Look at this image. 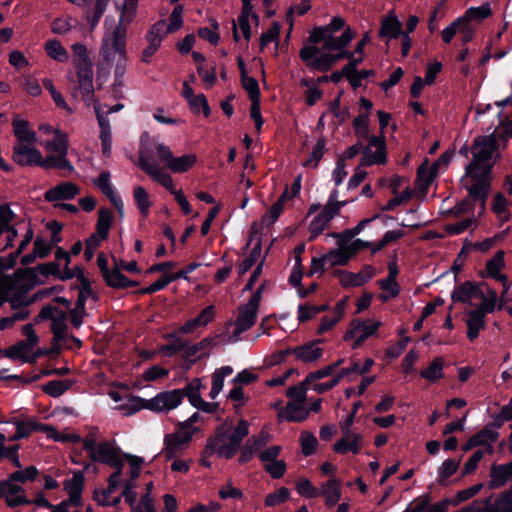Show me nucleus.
Returning a JSON list of instances; mask_svg holds the SVG:
<instances>
[{"instance_id": "nucleus-27", "label": "nucleus", "mask_w": 512, "mask_h": 512, "mask_svg": "<svg viewBox=\"0 0 512 512\" xmlns=\"http://www.w3.org/2000/svg\"><path fill=\"white\" fill-rule=\"evenodd\" d=\"M374 275L375 270L371 266L363 267V269L358 273H352L348 271H340L338 273L340 283L346 287L362 286L371 280Z\"/></svg>"}, {"instance_id": "nucleus-52", "label": "nucleus", "mask_w": 512, "mask_h": 512, "mask_svg": "<svg viewBox=\"0 0 512 512\" xmlns=\"http://www.w3.org/2000/svg\"><path fill=\"white\" fill-rule=\"evenodd\" d=\"M167 23L164 20L156 22L147 34V41L161 45L162 40L168 35Z\"/></svg>"}, {"instance_id": "nucleus-38", "label": "nucleus", "mask_w": 512, "mask_h": 512, "mask_svg": "<svg viewBox=\"0 0 512 512\" xmlns=\"http://www.w3.org/2000/svg\"><path fill=\"white\" fill-rule=\"evenodd\" d=\"M133 198L141 215L144 217L148 216L152 201L147 190L140 185L135 186L133 188Z\"/></svg>"}, {"instance_id": "nucleus-45", "label": "nucleus", "mask_w": 512, "mask_h": 512, "mask_svg": "<svg viewBox=\"0 0 512 512\" xmlns=\"http://www.w3.org/2000/svg\"><path fill=\"white\" fill-rule=\"evenodd\" d=\"M346 205V201L338 200V190L334 189L329 198L321 210V213L324 214L328 219L332 220L337 214H339L341 208Z\"/></svg>"}, {"instance_id": "nucleus-36", "label": "nucleus", "mask_w": 512, "mask_h": 512, "mask_svg": "<svg viewBox=\"0 0 512 512\" xmlns=\"http://www.w3.org/2000/svg\"><path fill=\"white\" fill-rule=\"evenodd\" d=\"M289 198L287 188L282 193L280 198L268 209V211L263 215L261 219V223L263 226H270L277 221L279 216L281 215L284 207V203Z\"/></svg>"}, {"instance_id": "nucleus-61", "label": "nucleus", "mask_w": 512, "mask_h": 512, "mask_svg": "<svg viewBox=\"0 0 512 512\" xmlns=\"http://www.w3.org/2000/svg\"><path fill=\"white\" fill-rule=\"evenodd\" d=\"M228 400L233 402V408L236 413L248 402L249 396L246 395L240 386H235L227 395Z\"/></svg>"}, {"instance_id": "nucleus-10", "label": "nucleus", "mask_w": 512, "mask_h": 512, "mask_svg": "<svg viewBox=\"0 0 512 512\" xmlns=\"http://www.w3.org/2000/svg\"><path fill=\"white\" fill-rule=\"evenodd\" d=\"M23 334L26 339L7 348L3 355L12 360H20L23 363L34 362L41 353H34V348L39 342L32 325L23 326Z\"/></svg>"}, {"instance_id": "nucleus-37", "label": "nucleus", "mask_w": 512, "mask_h": 512, "mask_svg": "<svg viewBox=\"0 0 512 512\" xmlns=\"http://www.w3.org/2000/svg\"><path fill=\"white\" fill-rule=\"evenodd\" d=\"M39 431L44 432L49 439H53L57 442H79L80 436L67 431L59 432L52 425L40 424Z\"/></svg>"}, {"instance_id": "nucleus-58", "label": "nucleus", "mask_w": 512, "mask_h": 512, "mask_svg": "<svg viewBox=\"0 0 512 512\" xmlns=\"http://www.w3.org/2000/svg\"><path fill=\"white\" fill-rule=\"evenodd\" d=\"M72 385V381L70 380H55L48 382L43 390L45 393L52 397H59L65 391H67Z\"/></svg>"}, {"instance_id": "nucleus-60", "label": "nucleus", "mask_w": 512, "mask_h": 512, "mask_svg": "<svg viewBox=\"0 0 512 512\" xmlns=\"http://www.w3.org/2000/svg\"><path fill=\"white\" fill-rule=\"evenodd\" d=\"M301 85L307 88L305 92L307 105H314L322 97V91L316 86L314 80L302 79Z\"/></svg>"}, {"instance_id": "nucleus-47", "label": "nucleus", "mask_w": 512, "mask_h": 512, "mask_svg": "<svg viewBox=\"0 0 512 512\" xmlns=\"http://www.w3.org/2000/svg\"><path fill=\"white\" fill-rule=\"evenodd\" d=\"M103 277L106 283L114 288H126L134 285L132 281L120 272V267L118 266L109 270Z\"/></svg>"}, {"instance_id": "nucleus-57", "label": "nucleus", "mask_w": 512, "mask_h": 512, "mask_svg": "<svg viewBox=\"0 0 512 512\" xmlns=\"http://www.w3.org/2000/svg\"><path fill=\"white\" fill-rule=\"evenodd\" d=\"M330 219H328L324 214L321 212L316 215L309 225V231H310V240L315 239L318 237L329 225Z\"/></svg>"}, {"instance_id": "nucleus-35", "label": "nucleus", "mask_w": 512, "mask_h": 512, "mask_svg": "<svg viewBox=\"0 0 512 512\" xmlns=\"http://www.w3.org/2000/svg\"><path fill=\"white\" fill-rule=\"evenodd\" d=\"M9 423H13L16 426V434L9 438L10 441L25 438L32 432L39 431L40 425V423L32 418H27L21 421L13 419L9 421Z\"/></svg>"}, {"instance_id": "nucleus-64", "label": "nucleus", "mask_w": 512, "mask_h": 512, "mask_svg": "<svg viewBox=\"0 0 512 512\" xmlns=\"http://www.w3.org/2000/svg\"><path fill=\"white\" fill-rule=\"evenodd\" d=\"M187 102L193 113L198 114L202 110L206 117L210 115V107L204 94L195 95Z\"/></svg>"}, {"instance_id": "nucleus-42", "label": "nucleus", "mask_w": 512, "mask_h": 512, "mask_svg": "<svg viewBox=\"0 0 512 512\" xmlns=\"http://www.w3.org/2000/svg\"><path fill=\"white\" fill-rule=\"evenodd\" d=\"M44 48L47 55L55 61L67 62L69 59L68 51L57 39L48 40Z\"/></svg>"}, {"instance_id": "nucleus-44", "label": "nucleus", "mask_w": 512, "mask_h": 512, "mask_svg": "<svg viewBox=\"0 0 512 512\" xmlns=\"http://www.w3.org/2000/svg\"><path fill=\"white\" fill-rule=\"evenodd\" d=\"M486 291L481 289L480 295L477 299H481V304L475 310L477 312H482L485 316L487 313H492L495 310L496 302H497V294L494 290L489 288H485Z\"/></svg>"}, {"instance_id": "nucleus-59", "label": "nucleus", "mask_w": 512, "mask_h": 512, "mask_svg": "<svg viewBox=\"0 0 512 512\" xmlns=\"http://www.w3.org/2000/svg\"><path fill=\"white\" fill-rule=\"evenodd\" d=\"M93 182L108 199L116 195L114 187L110 182V173L108 171L101 172Z\"/></svg>"}, {"instance_id": "nucleus-1", "label": "nucleus", "mask_w": 512, "mask_h": 512, "mask_svg": "<svg viewBox=\"0 0 512 512\" xmlns=\"http://www.w3.org/2000/svg\"><path fill=\"white\" fill-rule=\"evenodd\" d=\"M476 120L483 130H492V133L474 139L472 161L466 166L461 181L469 196L479 201L480 208L483 209L490 187V173L498 156L499 141L512 137V121L502 120L500 112L493 111L490 104L477 110Z\"/></svg>"}, {"instance_id": "nucleus-21", "label": "nucleus", "mask_w": 512, "mask_h": 512, "mask_svg": "<svg viewBox=\"0 0 512 512\" xmlns=\"http://www.w3.org/2000/svg\"><path fill=\"white\" fill-rule=\"evenodd\" d=\"M341 433L342 437L334 444L333 450L338 454H358L364 444L363 435L347 429L341 430Z\"/></svg>"}, {"instance_id": "nucleus-40", "label": "nucleus", "mask_w": 512, "mask_h": 512, "mask_svg": "<svg viewBox=\"0 0 512 512\" xmlns=\"http://www.w3.org/2000/svg\"><path fill=\"white\" fill-rule=\"evenodd\" d=\"M73 53V64L77 71L81 68H92L88 49L81 43H75L71 47Z\"/></svg>"}, {"instance_id": "nucleus-46", "label": "nucleus", "mask_w": 512, "mask_h": 512, "mask_svg": "<svg viewBox=\"0 0 512 512\" xmlns=\"http://www.w3.org/2000/svg\"><path fill=\"white\" fill-rule=\"evenodd\" d=\"M436 175H437V172L432 167H428L427 162L422 164L418 168V174H417L418 188L422 192L425 193L427 191L428 187L434 181Z\"/></svg>"}, {"instance_id": "nucleus-63", "label": "nucleus", "mask_w": 512, "mask_h": 512, "mask_svg": "<svg viewBox=\"0 0 512 512\" xmlns=\"http://www.w3.org/2000/svg\"><path fill=\"white\" fill-rule=\"evenodd\" d=\"M443 361L436 358L429 367L421 372V376L428 381L435 382L443 376Z\"/></svg>"}, {"instance_id": "nucleus-6", "label": "nucleus", "mask_w": 512, "mask_h": 512, "mask_svg": "<svg viewBox=\"0 0 512 512\" xmlns=\"http://www.w3.org/2000/svg\"><path fill=\"white\" fill-rule=\"evenodd\" d=\"M138 166L153 180L161 184L174 196L177 190L174 185L173 178L153 157V149L150 147V136L147 132L143 133L140 138Z\"/></svg>"}, {"instance_id": "nucleus-22", "label": "nucleus", "mask_w": 512, "mask_h": 512, "mask_svg": "<svg viewBox=\"0 0 512 512\" xmlns=\"http://www.w3.org/2000/svg\"><path fill=\"white\" fill-rule=\"evenodd\" d=\"M16 214L12 211L8 204L0 205V236L7 234L6 248L13 246L14 239L18 236L15 227Z\"/></svg>"}, {"instance_id": "nucleus-25", "label": "nucleus", "mask_w": 512, "mask_h": 512, "mask_svg": "<svg viewBox=\"0 0 512 512\" xmlns=\"http://www.w3.org/2000/svg\"><path fill=\"white\" fill-rule=\"evenodd\" d=\"M388 269V276L378 281L380 288L383 290V293L379 295V299L383 302L397 297L400 293V286L396 281L398 267L395 263H389Z\"/></svg>"}, {"instance_id": "nucleus-13", "label": "nucleus", "mask_w": 512, "mask_h": 512, "mask_svg": "<svg viewBox=\"0 0 512 512\" xmlns=\"http://www.w3.org/2000/svg\"><path fill=\"white\" fill-rule=\"evenodd\" d=\"M83 447L87 450L94 461L105 463L112 467L123 465L122 456L119 449L111 442H96L91 438L83 441Z\"/></svg>"}, {"instance_id": "nucleus-32", "label": "nucleus", "mask_w": 512, "mask_h": 512, "mask_svg": "<svg viewBox=\"0 0 512 512\" xmlns=\"http://www.w3.org/2000/svg\"><path fill=\"white\" fill-rule=\"evenodd\" d=\"M319 494L323 495L328 506H334L341 498V481L336 478L329 479L321 485Z\"/></svg>"}, {"instance_id": "nucleus-19", "label": "nucleus", "mask_w": 512, "mask_h": 512, "mask_svg": "<svg viewBox=\"0 0 512 512\" xmlns=\"http://www.w3.org/2000/svg\"><path fill=\"white\" fill-rule=\"evenodd\" d=\"M63 279H71L76 277L80 282L79 294L76 304L85 307L86 302L96 303L97 296L93 293L90 287V282L84 274L83 269L80 266L73 268H67L64 270V274L61 276Z\"/></svg>"}, {"instance_id": "nucleus-30", "label": "nucleus", "mask_w": 512, "mask_h": 512, "mask_svg": "<svg viewBox=\"0 0 512 512\" xmlns=\"http://www.w3.org/2000/svg\"><path fill=\"white\" fill-rule=\"evenodd\" d=\"M291 354L303 363L310 364L317 362L323 354L318 342H309L291 350Z\"/></svg>"}, {"instance_id": "nucleus-11", "label": "nucleus", "mask_w": 512, "mask_h": 512, "mask_svg": "<svg viewBox=\"0 0 512 512\" xmlns=\"http://www.w3.org/2000/svg\"><path fill=\"white\" fill-rule=\"evenodd\" d=\"M261 292L262 288L259 287L248 302L239 307L238 316L234 323L235 329L231 335L233 342L238 341L240 335L255 324L261 300Z\"/></svg>"}, {"instance_id": "nucleus-4", "label": "nucleus", "mask_w": 512, "mask_h": 512, "mask_svg": "<svg viewBox=\"0 0 512 512\" xmlns=\"http://www.w3.org/2000/svg\"><path fill=\"white\" fill-rule=\"evenodd\" d=\"M119 22L113 27L106 28L101 47L100 56L108 65L115 67V75L122 76L126 68V25Z\"/></svg>"}, {"instance_id": "nucleus-8", "label": "nucleus", "mask_w": 512, "mask_h": 512, "mask_svg": "<svg viewBox=\"0 0 512 512\" xmlns=\"http://www.w3.org/2000/svg\"><path fill=\"white\" fill-rule=\"evenodd\" d=\"M150 147L153 149V157L157 156L172 173H185L197 163L195 153L174 156L171 148L163 142L150 140Z\"/></svg>"}, {"instance_id": "nucleus-53", "label": "nucleus", "mask_w": 512, "mask_h": 512, "mask_svg": "<svg viewBox=\"0 0 512 512\" xmlns=\"http://www.w3.org/2000/svg\"><path fill=\"white\" fill-rule=\"evenodd\" d=\"M12 287V280L3 278L0 279V305L5 301L9 300L11 306L13 309L22 306V304L25 302L21 297L19 298H8L9 297V291Z\"/></svg>"}, {"instance_id": "nucleus-49", "label": "nucleus", "mask_w": 512, "mask_h": 512, "mask_svg": "<svg viewBox=\"0 0 512 512\" xmlns=\"http://www.w3.org/2000/svg\"><path fill=\"white\" fill-rule=\"evenodd\" d=\"M112 213L107 209H100L98 212V221L96 226V233L100 239H105L109 233L112 223Z\"/></svg>"}, {"instance_id": "nucleus-12", "label": "nucleus", "mask_w": 512, "mask_h": 512, "mask_svg": "<svg viewBox=\"0 0 512 512\" xmlns=\"http://www.w3.org/2000/svg\"><path fill=\"white\" fill-rule=\"evenodd\" d=\"M83 486V473L81 471L74 472L72 477L64 482V490L68 494V499L53 507L51 512H80Z\"/></svg>"}, {"instance_id": "nucleus-16", "label": "nucleus", "mask_w": 512, "mask_h": 512, "mask_svg": "<svg viewBox=\"0 0 512 512\" xmlns=\"http://www.w3.org/2000/svg\"><path fill=\"white\" fill-rule=\"evenodd\" d=\"M35 143H15L13 147V160L20 166H40L48 168V160L42 156L39 149L34 146Z\"/></svg>"}, {"instance_id": "nucleus-15", "label": "nucleus", "mask_w": 512, "mask_h": 512, "mask_svg": "<svg viewBox=\"0 0 512 512\" xmlns=\"http://www.w3.org/2000/svg\"><path fill=\"white\" fill-rule=\"evenodd\" d=\"M193 436L190 431L176 426V429L166 434L163 439V448L161 453L166 459H172L180 456L190 446Z\"/></svg>"}, {"instance_id": "nucleus-2", "label": "nucleus", "mask_w": 512, "mask_h": 512, "mask_svg": "<svg viewBox=\"0 0 512 512\" xmlns=\"http://www.w3.org/2000/svg\"><path fill=\"white\" fill-rule=\"evenodd\" d=\"M345 26L341 17H334L329 24L315 28L310 34L311 44L304 46L300 51V58L306 65L314 70L327 71L330 67L346 56L344 47L353 39L354 33L346 27L341 35L337 36Z\"/></svg>"}, {"instance_id": "nucleus-20", "label": "nucleus", "mask_w": 512, "mask_h": 512, "mask_svg": "<svg viewBox=\"0 0 512 512\" xmlns=\"http://www.w3.org/2000/svg\"><path fill=\"white\" fill-rule=\"evenodd\" d=\"M386 162V151L383 136H371L368 146L363 150L361 165L370 166L384 164Z\"/></svg>"}, {"instance_id": "nucleus-29", "label": "nucleus", "mask_w": 512, "mask_h": 512, "mask_svg": "<svg viewBox=\"0 0 512 512\" xmlns=\"http://www.w3.org/2000/svg\"><path fill=\"white\" fill-rule=\"evenodd\" d=\"M78 76V91L80 92L83 100L90 104L97 102L93 99L94 85H93V70L92 68H81L77 71Z\"/></svg>"}, {"instance_id": "nucleus-14", "label": "nucleus", "mask_w": 512, "mask_h": 512, "mask_svg": "<svg viewBox=\"0 0 512 512\" xmlns=\"http://www.w3.org/2000/svg\"><path fill=\"white\" fill-rule=\"evenodd\" d=\"M44 319H50L51 320V329L54 335V338L57 341H63L66 339L73 340L78 346H80L81 342L79 339L70 336L67 331V315L64 311H61L55 307H52L50 305L45 306L40 311L37 320H44Z\"/></svg>"}, {"instance_id": "nucleus-23", "label": "nucleus", "mask_w": 512, "mask_h": 512, "mask_svg": "<svg viewBox=\"0 0 512 512\" xmlns=\"http://www.w3.org/2000/svg\"><path fill=\"white\" fill-rule=\"evenodd\" d=\"M94 109L97 117V121L100 127V140L102 145V152L105 156H110L111 148H112V133L110 122L106 115H104V110L102 109V105L98 102L94 103Z\"/></svg>"}, {"instance_id": "nucleus-17", "label": "nucleus", "mask_w": 512, "mask_h": 512, "mask_svg": "<svg viewBox=\"0 0 512 512\" xmlns=\"http://www.w3.org/2000/svg\"><path fill=\"white\" fill-rule=\"evenodd\" d=\"M380 326L381 322L378 320H354L350 323L347 332L344 336V339L353 340L354 342L352 344V347L355 349L359 347L369 337L374 335Z\"/></svg>"}, {"instance_id": "nucleus-24", "label": "nucleus", "mask_w": 512, "mask_h": 512, "mask_svg": "<svg viewBox=\"0 0 512 512\" xmlns=\"http://www.w3.org/2000/svg\"><path fill=\"white\" fill-rule=\"evenodd\" d=\"M0 498H4L10 507H16L29 503L24 495V490L17 483L6 480L0 483Z\"/></svg>"}, {"instance_id": "nucleus-55", "label": "nucleus", "mask_w": 512, "mask_h": 512, "mask_svg": "<svg viewBox=\"0 0 512 512\" xmlns=\"http://www.w3.org/2000/svg\"><path fill=\"white\" fill-rule=\"evenodd\" d=\"M76 21L71 16L56 18L51 24V31L58 35L69 33L75 26Z\"/></svg>"}, {"instance_id": "nucleus-56", "label": "nucleus", "mask_w": 512, "mask_h": 512, "mask_svg": "<svg viewBox=\"0 0 512 512\" xmlns=\"http://www.w3.org/2000/svg\"><path fill=\"white\" fill-rule=\"evenodd\" d=\"M203 387V384L200 379H195L191 383H189L184 389V396H187L190 404L192 406H196L202 400L200 396V390Z\"/></svg>"}, {"instance_id": "nucleus-33", "label": "nucleus", "mask_w": 512, "mask_h": 512, "mask_svg": "<svg viewBox=\"0 0 512 512\" xmlns=\"http://www.w3.org/2000/svg\"><path fill=\"white\" fill-rule=\"evenodd\" d=\"M233 373L231 366H222L216 369L211 377V390L209 396L211 399H216L224 387L225 379Z\"/></svg>"}, {"instance_id": "nucleus-7", "label": "nucleus", "mask_w": 512, "mask_h": 512, "mask_svg": "<svg viewBox=\"0 0 512 512\" xmlns=\"http://www.w3.org/2000/svg\"><path fill=\"white\" fill-rule=\"evenodd\" d=\"M138 166L153 180L161 184L174 196L177 190L174 185L173 178L153 157V149L150 147V136L147 132L143 133L140 138Z\"/></svg>"}, {"instance_id": "nucleus-28", "label": "nucleus", "mask_w": 512, "mask_h": 512, "mask_svg": "<svg viewBox=\"0 0 512 512\" xmlns=\"http://www.w3.org/2000/svg\"><path fill=\"white\" fill-rule=\"evenodd\" d=\"M309 412L304 402L289 401L284 409H280L277 416L280 421L302 422L308 417Z\"/></svg>"}, {"instance_id": "nucleus-54", "label": "nucleus", "mask_w": 512, "mask_h": 512, "mask_svg": "<svg viewBox=\"0 0 512 512\" xmlns=\"http://www.w3.org/2000/svg\"><path fill=\"white\" fill-rule=\"evenodd\" d=\"M139 0H124L123 4L118 7L121 14V23H131L137 14Z\"/></svg>"}, {"instance_id": "nucleus-34", "label": "nucleus", "mask_w": 512, "mask_h": 512, "mask_svg": "<svg viewBox=\"0 0 512 512\" xmlns=\"http://www.w3.org/2000/svg\"><path fill=\"white\" fill-rule=\"evenodd\" d=\"M401 27L402 24L397 16H395L393 12H390L388 16L382 20L379 34L381 37H387L389 39L397 38L401 35Z\"/></svg>"}, {"instance_id": "nucleus-18", "label": "nucleus", "mask_w": 512, "mask_h": 512, "mask_svg": "<svg viewBox=\"0 0 512 512\" xmlns=\"http://www.w3.org/2000/svg\"><path fill=\"white\" fill-rule=\"evenodd\" d=\"M457 33L460 34L461 42L466 44L474 38L475 27L460 16L442 30L441 37L443 42L446 44L451 43Z\"/></svg>"}, {"instance_id": "nucleus-62", "label": "nucleus", "mask_w": 512, "mask_h": 512, "mask_svg": "<svg viewBox=\"0 0 512 512\" xmlns=\"http://www.w3.org/2000/svg\"><path fill=\"white\" fill-rule=\"evenodd\" d=\"M354 131L358 138L370 139L369 137V115L363 113L358 115L353 122Z\"/></svg>"}, {"instance_id": "nucleus-9", "label": "nucleus", "mask_w": 512, "mask_h": 512, "mask_svg": "<svg viewBox=\"0 0 512 512\" xmlns=\"http://www.w3.org/2000/svg\"><path fill=\"white\" fill-rule=\"evenodd\" d=\"M47 152L45 160H48V168L66 169L70 172L74 170L73 165L67 159L69 139L65 132H56L52 139L41 142Z\"/></svg>"}, {"instance_id": "nucleus-51", "label": "nucleus", "mask_w": 512, "mask_h": 512, "mask_svg": "<svg viewBox=\"0 0 512 512\" xmlns=\"http://www.w3.org/2000/svg\"><path fill=\"white\" fill-rule=\"evenodd\" d=\"M492 11L490 5L488 3H484L478 7H470L466 10V12L461 16L465 18L470 23L472 21H481L491 15Z\"/></svg>"}, {"instance_id": "nucleus-3", "label": "nucleus", "mask_w": 512, "mask_h": 512, "mask_svg": "<svg viewBox=\"0 0 512 512\" xmlns=\"http://www.w3.org/2000/svg\"><path fill=\"white\" fill-rule=\"evenodd\" d=\"M249 433V423L241 419L234 426L231 420L223 422L206 445L207 454H216L222 458H231L238 450L240 443Z\"/></svg>"}, {"instance_id": "nucleus-50", "label": "nucleus", "mask_w": 512, "mask_h": 512, "mask_svg": "<svg viewBox=\"0 0 512 512\" xmlns=\"http://www.w3.org/2000/svg\"><path fill=\"white\" fill-rule=\"evenodd\" d=\"M481 289L480 286L466 283L455 292V297L461 302L469 303L479 297Z\"/></svg>"}, {"instance_id": "nucleus-26", "label": "nucleus", "mask_w": 512, "mask_h": 512, "mask_svg": "<svg viewBox=\"0 0 512 512\" xmlns=\"http://www.w3.org/2000/svg\"><path fill=\"white\" fill-rule=\"evenodd\" d=\"M80 192L79 187L72 182L60 183L45 192V199L48 202L71 200Z\"/></svg>"}, {"instance_id": "nucleus-5", "label": "nucleus", "mask_w": 512, "mask_h": 512, "mask_svg": "<svg viewBox=\"0 0 512 512\" xmlns=\"http://www.w3.org/2000/svg\"><path fill=\"white\" fill-rule=\"evenodd\" d=\"M184 391L173 389L158 393L150 399L140 397H129L123 403L117 406L124 415L130 416L142 409H147L156 413H166L176 409L183 401Z\"/></svg>"}, {"instance_id": "nucleus-48", "label": "nucleus", "mask_w": 512, "mask_h": 512, "mask_svg": "<svg viewBox=\"0 0 512 512\" xmlns=\"http://www.w3.org/2000/svg\"><path fill=\"white\" fill-rule=\"evenodd\" d=\"M324 256L326 258L327 266H329V267L344 266L351 259L349 257V255L347 254L346 250H344V247L341 243H339V246L337 249L331 250Z\"/></svg>"}, {"instance_id": "nucleus-31", "label": "nucleus", "mask_w": 512, "mask_h": 512, "mask_svg": "<svg viewBox=\"0 0 512 512\" xmlns=\"http://www.w3.org/2000/svg\"><path fill=\"white\" fill-rule=\"evenodd\" d=\"M13 132L17 139L16 143H36L37 135L31 130L29 122L15 115L12 120Z\"/></svg>"}, {"instance_id": "nucleus-43", "label": "nucleus", "mask_w": 512, "mask_h": 512, "mask_svg": "<svg viewBox=\"0 0 512 512\" xmlns=\"http://www.w3.org/2000/svg\"><path fill=\"white\" fill-rule=\"evenodd\" d=\"M344 58L349 59V63L343 67L341 70V74L350 81L353 86H358L360 84L361 78L358 77L356 72V66L358 63L362 62V57L356 58L355 53H347Z\"/></svg>"}, {"instance_id": "nucleus-41", "label": "nucleus", "mask_w": 512, "mask_h": 512, "mask_svg": "<svg viewBox=\"0 0 512 512\" xmlns=\"http://www.w3.org/2000/svg\"><path fill=\"white\" fill-rule=\"evenodd\" d=\"M504 266V252L498 251L495 256L487 262V272L488 274L501 282L504 283V288L506 289V277L501 274V270Z\"/></svg>"}, {"instance_id": "nucleus-39", "label": "nucleus", "mask_w": 512, "mask_h": 512, "mask_svg": "<svg viewBox=\"0 0 512 512\" xmlns=\"http://www.w3.org/2000/svg\"><path fill=\"white\" fill-rule=\"evenodd\" d=\"M485 316L482 312L475 310L468 313V319L466 321L468 332L467 336L470 340L478 337L479 332L485 327Z\"/></svg>"}]
</instances>
